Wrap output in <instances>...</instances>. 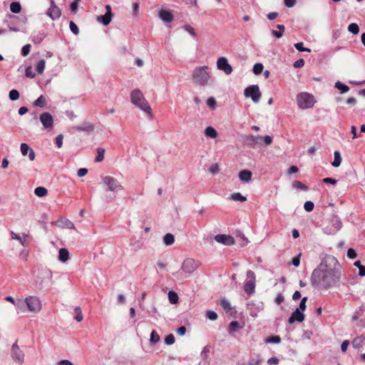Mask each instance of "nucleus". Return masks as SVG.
<instances>
[{
    "label": "nucleus",
    "instance_id": "1",
    "mask_svg": "<svg viewBox=\"0 0 365 365\" xmlns=\"http://www.w3.org/2000/svg\"><path fill=\"white\" fill-rule=\"evenodd\" d=\"M341 276L340 264L334 256H327L314 269L311 277L314 287L329 289L339 285Z\"/></svg>",
    "mask_w": 365,
    "mask_h": 365
},
{
    "label": "nucleus",
    "instance_id": "2",
    "mask_svg": "<svg viewBox=\"0 0 365 365\" xmlns=\"http://www.w3.org/2000/svg\"><path fill=\"white\" fill-rule=\"evenodd\" d=\"M42 309V303L36 296H28L18 303V314L26 312L37 314Z\"/></svg>",
    "mask_w": 365,
    "mask_h": 365
},
{
    "label": "nucleus",
    "instance_id": "3",
    "mask_svg": "<svg viewBox=\"0 0 365 365\" xmlns=\"http://www.w3.org/2000/svg\"><path fill=\"white\" fill-rule=\"evenodd\" d=\"M130 101L133 105L144 112L149 120H151L153 119L152 108L147 100L145 98L143 93L139 89H135L131 92Z\"/></svg>",
    "mask_w": 365,
    "mask_h": 365
},
{
    "label": "nucleus",
    "instance_id": "4",
    "mask_svg": "<svg viewBox=\"0 0 365 365\" xmlns=\"http://www.w3.org/2000/svg\"><path fill=\"white\" fill-rule=\"evenodd\" d=\"M199 262L192 258H186L182 263L180 269L173 275L179 280L183 279L187 276L192 274L198 267Z\"/></svg>",
    "mask_w": 365,
    "mask_h": 365
},
{
    "label": "nucleus",
    "instance_id": "5",
    "mask_svg": "<svg viewBox=\"0 0 365 365\" xmlns=\"http://www.w3.org/2000/svg\"><path fill=\"white\" fill-rule=\"evenodd\" d=\"M192 80L201 86L210 84L211 76L208 72V67L207 66L196 67L192 71Z\"/></svg>",
    "mask_w": 365,
    "mask_h": 365
},
{
    "label": "nucleus",
    "instance_id": "6",
    "mask_svg": "<svg viewBox=\"0 0 365 365\" xmlns=\"http://www.w3.org/2000/svg\"><path fill=\"white\" fill-rule=\"evenodd\" d=\"M297 103L301 109H309L314 106L316 100L312 94L302 92L297 96Z\"/></svg>",
    "mask_w": 365,
    "mask_h": 365
},
{
    "label": "nucleus",
    "instance_id": "7",
    "mask_svg": "<svg viewBox=\"0 0 365 365\" xmlns=\"http://www.w3.org/2000/svg\"><path fill=\"white\" fill-rule=\"evenodd\" d=\"M103 183L107 187V190L112 192H117L123 190V186L115 178L111 176H105L102 178Z\"/></svg>",
    "mask_w": 365,
    "mask_h": 365
},
{
    "label": "nucleus",
    "instance_id": "8",
    "mask_svg": "<svg viewBox=\"0 0 365 365\" xmlns=\"http://www.w3.org/2000/svg\"><path fill=\"white\" fill-rule=\"evenodd\" d=\"M244 95L246 98H250L255 103H257L262 96L257 85H252L247 87L244 91Z\"/></svg>",
    "mask_w": 365,
    "mask_h": 365
},
{
    "label": "nucleus",
    "instance_id": "9",
    "mask_svg": "<svg viewBox=\"0 0 365 365\" xmlns=\"http://www.w3.org/2000/svg\"><path fill=\"white\" fill-rule=\"evenodd\" d=\"M255 274L252 270L247 272V279L244 286L245 292L249 295L252 294L255 291Z\"/></svg>",
    "mask_w": 365,
    "mask_h": 365
},
{
    "label": "nucleus",
    "instance_id": "10",
    "mask_svg": "<svg viewBox=\"0 0 365 365\" xmlns=\"http://www.w3.org/2000/svg\"><path fill=\"white\" fill-rule=\"evenodd\" d=\"M11 356L14 362L22 364L24 362V353L19 348L17 343H14L11 349Z\"/></svg>",
    "mask_w": 365,
    "mask_h": 365
},
{
    "label": "nucleus",
    "instance_id": "11",
    "mask_svg": "<svg viewBox=\"0 0 365 365\" xmlns=\"http://www.w3.org/2000/svg\"><path fill=\"white\" fill-rule=\"evenodd\" d=\"M217 68L218 70L223 71L226 75H230L232 72V68L225 57H220L217 59Z\"/></svg>",
    "mask_w": 365,
    "mask_h": 365
},
{
    "label": "nucleus",
    "instance_id": "12",
    "mask_svg": "<svg viewBox=\"0 0 365 365\" xmlns=\"http://www.w3.org/2000/svg\"><path fill=\"white\" fill-rule=\"evenodd\" d=\"M262 136L257 135H245L242 137L243 142L250 147H255L261 145Z\"/></svg>",
    "mask_w": 365,
    "mask_h": 365
},
{
    "label": "nucleus",
    "instance_id": "13",
    "mask_svg": "<svg viewBox=\"0 0 365 365\" xmlns=\"http://www.w3.org/2000/svg\"><path fill=\"white\" fill-rule=\"evenodd\" d=\"M39 120L43 125L44 129H49L53 126V118L48 112L41 113L39 116Z\"/></svg>",
    "mask_w": 365,
    "mask_h": 365
},
{
    "label": "nucleus",
    "instance_id": "14",
    "mask_svg": "<svg viewBox=\"0 0 365 365\" xmlns=\"http://www.w3.org/2000/svg\"><path fill=\"white\" fill-rule=\"evenodd\" d=\"M51 1V6L47 11V15L52 19H58L61 16V10L57 6L53 0Z\"/></svg>",
    "mask_w": 365,
    "mask_h": 365
},
{
    "label": "nucleus",
    "instance_id": "15",
    "mask_svg": "<svg viewBox=\"0 0 365 365\" xmlns=\"http://www.w3.org/2000/svg\"><path fill=\"white\" fill-rule=\"evenodd\" d=\"M215 240L226 246H230L235 244L234 237L229 235H217L215 236Z\"/></svg>",
    "mask_w": 365,
    "mask_h": 365
},
{
    "label": "nucleus",
    "instance_id": "16",
    "mask_svg": "<svg viewBox=\"0 0 365 365\" xmlns=\"http://www.w3.org/2000/svg\"><path fill=\"white\" fill-rule=\"evenodd\" d=\"M20 150H21L22 155L26 156L28 155L29 158L31 161H33L35 160V158H36L35 152L27 143H22L20 145Z\"/></svg>",
    "mask_w": 365,
    "mask_h": 365
},
{
    "label": "nucleus",
    "instance_id": "17",
    "mask_svg": "<svg viewBox=\"0 0 365 365\" xmlns=\"http://www.w3.org/2000/svg\"><path fill=\"white\" fill-rule=\"evenodd\" d=\"M10 234H11V239L19 241V242L22 246L25 247L28 245L29 238V236L28 234H26V233L17 234V233L14 232V231H11Z\"/></svg>",
    "mask_w": 365,
    "mask_h": 365
},
{
    "label": "nucleus",
    "instance_id": "18",
    "mask_svg": "<svg viewBox=\"0 0 365 365\" xmlns=\"http://www.w3.org/2000/svg\"><path fill=\"white\" fill-rule=\"evenodd\" d=\"M331 224H332V226L334 227L333 229H330L328 230V228H326L324 230V232L327 233V234H329V235H334L335 234L336 232H338L341 227V222L340 220V219L336 217V216H334L332 217L331 219Z\"/></svg>",
    "mask_w": 365,
    "mask_h": 365
},
{
    "label": "nucleus",
    "instance_id": "19",
    "mask_svg": "<svg viewBox=\"0 0 365 365\" xmlns=\"http://www.w3.org/2000/svg\"><path fill=\"white\" fill-rule=\"evenodd\" d=\"M304 320V314L302 312L299 311V309H297L292 312L291 317L288 319V322L290 324H294L295 322H302Z\"/></svg>",
    "mask_w": 365,
    "mask_h": 365
},
{
    "label": "nucleus",
    "instance_id": "20",
    "mask_svg": "<svg viewBox=\"0 0 365 365\" xmlns=\"http://www.w3.org/2000/svg\"><path fill=\"white\" fill-rule=\"evenodd\" d=\"M159 18L164 22L170 23L173 21V15L168 10L160 9L158 13Z\"/></svg>",
    "mask_w": 365,
    "mask_h": 365
},
{
    "label": "nucleus",
    "instance_id": "21",
    "mask_svg": "<svg viewBox=\"0 0 365 365\" xmlns=\"http://www.w3.org/2000/svg\"><path fill=\"white\" fill-rule=\"evenodd\" d=\"M56 225L61 228L74 229V224L68 219L61 218L56 221Z\"/></svg>",
    "mask_w": 365,
    "mask_h": 365
},
{
    "label": "nucleus",
    "instance_id": "22",
    "mask_svg": "<svg viewBox=\"0 0 365 365\" xmlns=\"http://www.w3.org/2000/svg\"><path fill=\"white\" fill-rule=\"evenodd\" d=\"M252 173L251 171L248 170H243L239 173L238 177L239 179L243 182L248 183L252 180Z\"/></svg>",
    "mask_w": 365,
    "mask_h": 365
},
{
    "label": "nucleus",
    "instance_id": "23",
    "mask_svg": "<svg viewBox=\"0 0 365 365\" xmlns=\"http://www.w3.org/2000/svg\"><path fill=\"white\" fill-rule=\"evenodd\" d=\"M70 258V253L66 248H61L58 251V259L61 262H66Z\"/></svg>",
    "mask_w": 365,
    "mask_h": 365
},
{
    "label": "nucleus",
    "instance_id": "24",
    "mask_svg": "<svg viewBox=\"0 0 365 365\" xmlns=\"http://www.w3.org/2000/svg\"><path fill=\"white\" fill-rule=\"evenodd\" d=\"M205 135L207 138L214 139L217 136V130L212 126H208L205 129Z\"/></svg>",
    "mask_w": 365,
    "mask_h": 365
},
{
    "label": "nucleus",
    "instance_id": "25",
    "mask_svg": "<svg viewBox=\"0 0 365 365\" xmlns=\"http://www.w3.org/2000/svg\"><path fill=\"white\" fill-rule=\"evenodd\" d=\"M97 21L104 26H107L111 21V16L107 14L97 17Z\"/></svg>",
    "mask_w": 365,
    "mask_h": 365
},
{
    "label": "nucleus",
    "instance_id": "26",
    "mask_svg": "<svg viewBox=\"0 0 365 365\" xmlns=\"http://www.w3.org/2000/svg\"><path fill=\"white\" fill-rule=\"evenodd\" d=\"M34 106L39 108H44L46 106V98L44 96H40L34 103Z\"/></svg>",
    "mask_w": 365,
    "mask_h": 365
},
{
    "label": "nucleus",
    "instance_id": "27",
    "mask_svg": "<svg viewBox=\"0 0 365 365\" xmlns=\"http://www.w3.org/2000/svg\"><path fill=\"white\" fill-rule=\"evenodd\" d=\"M94 129V126L93 124L90 123H86L83 125H78L76 127V130L80 131H92Z\"/></svg>",
    "mask_w": 365,
    "mask_h": 365
},
{
    "label": "nucleus",
    "instance_id": "28",
    "mask_svg": "<svg viewBox=\"0 0 365 365\" xmlns=\"http://www.w3.org/2000/svg\"><path fill=\"white\" fill-rule=\"evenodd\" d=\"M334 161L331 163V165L334 168H337L341 165V154L339 151H335L334 153Z\"/></svg>",
    "mask_w": 365,
    "mask_h": 365
},
{
    "label": "nucleus",
    "instance_id": "29",
    "mask_svg": "<svg viewBox=\"0 0 365 365\" xmlns=\"http://www.w3.org/2000/svg\"><path fill=\"white\" fill-rule=\"evenodd\" d=\"M174 242L175 237L173 235L170 233H168L163 237V242L165 245L168 246L172 245L174 243Z\"/></svg>",
    "mask_w": 365,
    "mask_h": 365
},
{
    "label": "nucleus",
    "instance_id": "30",
    "mask_svg": "<svg viewBox=\"0 0 365 365\" xmlns=\"http://www.w3.org/2000/svg\"><path fill=\"white\" fill-rule=\"evenodd\" d=\"M335 88L339 90L341 93H345L349 91V87L344 84L341 81H336L335 83Z\"/></svg>",
    "mask_w": 365,
    "mask_h": 365
},
{
    "label": "nucleus",
    "instance_id": "31",
    "mask_svg": "<svg viewBox=\"0 0 365 365\" xmlns=\"http://www.w3.org/2000/svg\"><path fill=\"white\" fill-rule=\"evenodd\" d=\"M230 199L234 201L245 202L247 197L243 196L240 192H234L230 195Z\"/></svg>",
    "mask_w": 365,
    "mask_h": 365
},
{
    "label": "nucleus",
    "instance_id": "32",
    "mask_svg": "<svg viewBox=\"0 0 365 365\" xmlns=\"http://www.w3.org/2000/svg\"><path fill=\"white\" fill-rule=\"evenodd\" d=\"M21 10V6L19 2L14 1L10 4V11L14 14H19Z\"/></svg>",
    "mask_w": 365,
    "mask_h": 365
},
{
    "label": "nucleus",
    "instance_id": "33",
    "mask_svg": "<svg viewBox=\"0 0 365 365\" xmlns=\"http://www.w3.org/2000/svg\"><path fill=\"white\" fill-rule=\"evenodd\" d=\"M178 296L174 291H170L168 292V299L170 304H175L178 302Z\"/></svg>",
    "mask_w": 365,
    "mask_h": 365
},
{
    "label": "nucleus",
    "instance_id": "34",
    "mask_svg": "<svg viewBox=\"0 0 365 365\" xmlns=\"http://www.w3.org/2000/svg\"><path fill=\"white\" fill-rule=\"evenodd\" d=\"M47 192V190L43 187H38L34 190L35 195L41 197L46 196Z\"/></svg>",
    "mask_w": 365,
    "mask_h": 365
},
{
    "label": "nucleus",
    "instance_id": "35",
    "mask_svg": "<svg viewBox=\"0 0 365 365\" xmlns=\"http://www.w3.org/2000/svg\"><path fill=\"white\" fill-rule=\"evenodd\" d=\"M46 66V61L44 60H40L36 66V70L38 74H42L44 71Z\"/></svg>",
    "mask_w": 365,
    "mask_h": 365
},
{
    "label": "nucleus",
    "instance_id": "36",
    "mask_svg": "<svg viewBox=\"0 0 365 365\" xmlns=\"http://www.w3.org/2000/svg\"><path fill=\"white\" fill-rule=\"evenodd\" d=\"M160 341V336L157 333L156 331L153 330L150 336V341L152 344H155Z\"/></svg>",
    "mask_w": 365,
    "mask_h": 365
},
{
    "label": "nucleus",
    "instance_id": "37",
    "mask_svg": "<svg viewBox=\"0 0 365 365\" xmlns=\"http://www.w3.org/2000/svg\"><path fill=\"white\" fill-rule=\"evenodd\" d=\"M263 69H264V66L262 63H257L254 65L253 66V73L255 74V75H259L260 73H262L263 71Z\"/></svg>",
    "mask_w": 365,
    "mask_h": 365
},
{
    "label": "nucleus",
    "instance_id": "38",
    "mask_svg": "<svg viewBox=\"0 0 365 365\" xmlns=\"http://www.w3.org/2000/svg\"><path fill=\"white\" fill-rule=\"evenodd\" d=\"M348 31L350 33H351V34H353L354 35H356L359 32V26L356 24L351 23L348 26Z\"/></svg>",
    "mask_w": 365,
    "mask_h": 365
},
{
    "label": "nucleus",
    "instance_id": "39",
    "mask_svg": "<svg viewBox=\"0 0 365 365\" xmlns=\"http://www.w3.org/2000/svg\"><path fill=\"white\" fill-rule=\"evenodd\" d=\"M242 327L240 326L239 323L236 321H232L230 322L229 326L228 331L230 333H232L236 331L238 329H241Z\"/></svg>",
    "mask_w": 365,
    "mask_h": 365
},
{
    "label": "nucleus",
    "instance_id": "40",
    "mask_svg": "<svg viewBox=\"0 0 365 365\" xmlns=\"http://www.w3.org/2000/svg\"><path fill=\"white\" fill-rule=\"evenodd\" d=\"M19 92L16 89H12L9 91V97L12 101H16L19 98Z\"/></svg>",
    "mask_w": 365,
    "mask_h": 365
},
{
    "label": "nucleus",
    "instance_id": "41",
    "mask_svg": "<svg viewBox=\"0 0 365 365\" xmlns=\"http://www.w3.org/2000/svg\"><path fill=\"white\" fill-rule=\"evenodd\" d=\"M97 156L96 158V162H101L104 159V153H105V150L102 148H97Z\"/></svg>",
    "mask_w": 365,
    "mask_h": 365
},
{
    "label": "nucleus",
    "instance_id": "42",
    "mask_svg": "<svg viewBox=\"0 0 365 365\" xmlns=\"http://www.w3.org/2000/svg\"><path fill=\"white\" fill-rule=\"evenodd\" d=\"M364 338L362 337H357V338H355L353 341H352V346L355 349H357L359 347H360L362 344L364 343Z\"/></svg>",
    "mask_w": 365,
    "mask_h": 365
},
{
    "label": "nucleus",
    "instance_id": "43",
    "mask_svg": "<svg viewBox=\"0 0 365 365\" xmlns=\"http://www.w3.org/2000/svg\"><path fill=\"white\" fill-rule=\"evenodd\" d=\"M292 187L294 189H301L304 190H307V187L305 185H304L302 182L295 180L292 183Z\"/></svg>",
    "mask_w": 365,
    "mask_h": 365
},
{
    "label": "nucleus",
    "instance_id": "44",
    "mask_svg": "<svg viewBox=\"0 0 365 365\" xmlns=\"http://www.w3.org/2000/svg\"><path fill=\"white\" fill-rule=\"evenodd\" d=\"M294 47L296 48V49L299 51H307V52H311V49L310 48H305L304 46V43L302 42H299V43H296L294 44Z\"/></svg>",
    "mask_w": 365,
    "mask_h": 365
},
{
    "label": "nucleus",
    "instance_id": "45",
    "mask_svg": "<svg viewBox=\"0 0 365 365\" xmlns=\"http://www.w3.org/2000/svg\"><path fill=\"white\" fill-rule=\"evenodd\" d=\"M220 305L225 310H227V311L230 310L232 309L230 302L228 300H227L226 299H222L220 301Z\"/></svg>",
    "mask_w": 365,
    "mask_h": 365
},
{
    "label": "nucleus",
    "instance_id": "46",
    "mask_svg": "<svg viewBox=\"0 0 365 365\" xmlns=\"http://www.w3.org/2000/svg\"><path fill=\"white\" fill-rule=\"evenodd\" d=\"M5 300L14 304L16 308V312L18 313V303L21 300V299H18L15 300L14 299V297H11V296H8V297H5Z\"/></svg>",
    "mask_w": 365,
    "mask_h": 365
},
{
    "label": "nucleus",
    "instance_id": "47",
    "mask_svg": "<svg viewBox=\"0 0 365 365\" xmlns=\"http://www.w3.org/2000/svg\"><path fill=\"white\" fill-rule=\"evenodd\" d=\"M206 317L210 320L215 321L217 319V314L214 311L209 310L206 312Z\"/></svg>",
    "mask_w": 365,
    "mask_h": 365
},
{
    "label": "nucleus",
    "instance_id": "48",
    "mask_svg": "<svg viewBox=\"0 0 365 365\" xmlns=\"http://www.w3.org/2000/svg\"><path fill=\"white\" fill-rule=\"evenodd\" d=\"M209 353H210V347L207 346H205L200 353V356H201L202 359H203V360L207 359L208 357Z\"/></svg>",
    "mask_w": 365,
    "mask_h": 365
},
{
    "label": "nucleus",
    "instance_id": "49",
    "mask_svg": "<svg viewBox=\"0 0 365 365\" xmlns=\"http://www.w3.org/2000/svg\"><path fill=\"white\" fill-rule=\"evenodd\" d=\"M175 336L173 334H168V336H166V337L165 338V343L167 344V345H172L175 343Z\"/></svg>",
    "mask_w": 365,
    "mask_h": 365
},
{
    "label": "nucleus",
    "instance_id": "50",
    "mask_svg": "<svg viewBox=\"0 0 365 365\" xmlns=\"http://www.w3.org/2000/svg\"><path fill=\"white\" fill-rule=\"evenodd\" d=\"M29 256V251L27 249H24L19 253V257L24 261H26L28 259Z\"/></svg>",
    "mask_w": 365,
    "mask_h": 365
},
{
    "label": "nucleus",
    "instance_id": "51",
    "mask_svg": "<svg viewBox=\"0 0 365 365\" xmlns=\"http://www.w3.org/2000/svg\"><path fill=\"white\" fill-rule=\"evenodd\" d=\"M314 205L312 201H307L304 205V208L307 212H311L313 210Z\"/></svg>",
    "mask_w": 365,
    "mask_h": 365
},
{
    "label": "nucleus",
    "instance_id": "52",
    "mask_svg": "<svg viewBox=\"0 0 365 365\" xmlns=\"http://www.w3.org/2000/svg\"><path fill=\"white\" fill-rule=\"evenodd\" d=\"M69 27L73 34H74L75 35L78 34V33H79L78 28L74 22L70 21Z\"/></svg>",
    "mask_w": 365,
    "mask_h": 365
},
{
    "label": "nucleus",
    "instance_id": "53",
    "mask_svg": "<svg viewBox=\"0 0 365 365\" xmlns=\"http://www.w3.org/2000/svg\"><path fill=\"white\" fill-rule=\"evenodd\" d=\"M209 170H210V173L212 175L217 174L220 171V168H219L218 164H217V163L212 164L211 165V167L210 168Z\"/></svg>",
    "mask_w": 365,
    "mask_h": 365
},
{
    "label": "nucleus",
    "instance_id": "54",
    "mask_svg": "<svg viewBox=\"0 0 365 365\" xmlns=\"http://www.w3.org/2000/svg\"><path fill=\"white\" fill-rule=\"evenodd\" d=\"M25 73L27 77L31 78H33L36 76V73L33 71L31 66H29L26 68Z\"/></svg>",
    "mask_w": 365,
    "mask_h": 365
},
{
    "label": "nucleus",
    "instance_id": "55",
    "mask_svg": "<svg viewBox=\"0 0 365 365\" xmlns=\"http://www.w3.org/2000/svg\"><path fill=\"white\" fill-rule=\"evenodd\" d=\"M30 49H31V45L30 44H26L25 46H24L21 48V55L23 56H26L29 52H30Z\"/></svg>",
    "mask_w": 365,
    "mask_h": 365
},
{
    "label": "nucleus",
    "instance_id": "56",
    "mask_svg": "<svg viewBox=\"0 0 365 365\" xmlns=\"http://www.w3.org/2000/svg\"><path fill=\"white\" fill-rule=\"evenodd\" d=\"M307 300V297H303L302 299V300L300 302V304H299V306L297 308V309H299V311L303 312V311L305 310Z\"/></svg>",
    "mask_w": 365,
    "mask_h": 365
},
{
    "label": "nucleus",
    "instance_id": "57",
    "mask_svg": "<svg viewBox=\"0 0 365 365\" xmlns=\"http://www.w3.org/2000/svg\"><path fill=\"white\" fill-rule=\"evenodd\" d=\"M184 29L188 32L191 36H196V33L195 31V29L190 26V25H185L183 26Z\"/></svg>",
    "mask_w": 365,
    "mask_h": 365
},
{
    "label": "nucleus",
    "instance_id": "58",
    "mask_svg": "<svg viewBox=\"0 0 365 365\" xmlns=\"http://www.w3.org/2000/svg\"><path fill=\"white\" fill-rule=\"evenodd\" d=\"M63 135L59 134L56 138V145L58 148H61L63 145Z\"/></svg>",
    "mask_w": 365,
    "mask_h": 365
},
{
    "label": "nucleus",
    "instance_id": "59",
    "mask_svg": "<svg viewBox=\"0 0 365 365\" xmlns=\"http://www.w3.org/2000/svg\"><path fill=\"white\" fill-rule=\"evenodd\" d=\"M44 37L45 36L43 34H38L37 36H34L33 41L34 43L38 44L41 42Z\"/></svg>",
    "mask_w": 365,
    "mask_h": 365
},
{
    "label": "nucleus",
    "instance_id": "60",
    "mask_svg": "<svg viewBox=\"0 0 365 365\" xmlns=\"http://www.w3.org/2000/svg\"><path fill=\"white\" fill-rule=\"evenodd\" d=\"M207 105L209 107L214 108L215 107V106H216V101H215V99L213 97L208 98L207 100Z\"/></svg>",
    "mask_w": 365,
    "mask_h": 365
},
{
    "label": "nucleus",
    "instance_id": "61",
    "mask_svg": "<svg viewBox=\"0 0 365 365\" xmlns=\"http://www.w3.org/2000/svg\"><path fill=\"white\" fill-rule=\"evenodd\" d=\"M262 140H263L265 145H269L272 143V138L270 135H265L262 137Z\"/></svg>",
    "mask_w": 365,
    "mask_h": 365
},
{
    "label": "nucleus",
    "instance_id": "62",
    "mask_svg": "<svg viewBox=\"0 0 365 365\" xmlns=\"http://www.w3.org/2000/svg\"><path fill=\"white\" fill-rule=\"evenodd\" d=\"M347 257L350 259H354L356 257V252L352 248H349L347 250Z\"/></svg>",
    "mask_w": 365,
    "mask_h": 365
},
{
    "label": "nucleus",
    "instance_id": "63",
    "mask_svg": "<svg viewBox=\"0 0 365 365\" xmlns=\"http://www.w3.org/2000/svg\"><path fill=\"white\" fill-rule=\"evenodd\" d=\"M280 338L279 336H272V337H270L267 340V342L268 343H274V344H278L280 342Z\"/></svg>",
    "mask_w": 365,
    "mask_h": 365
},
{
    "label": "nucleus",
    "instance_id": "64",
    "mask_svg": "<svg viewBox=\"0 0 365 365\" xmlns=\"http://www.w3.org/2000/svg\"><path fill=\"white\" fill-rule=\"evenodd\" d=\"M300 254L292 258V264L294 267H298L300 263Z\"/></svg>",
    "mask_w": 365,
    "mask_h": 365
}]
</instances>
